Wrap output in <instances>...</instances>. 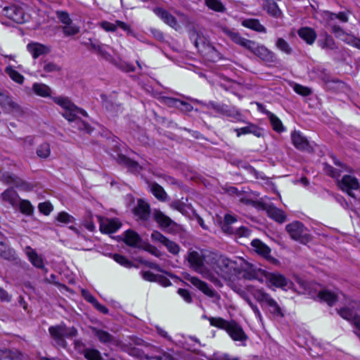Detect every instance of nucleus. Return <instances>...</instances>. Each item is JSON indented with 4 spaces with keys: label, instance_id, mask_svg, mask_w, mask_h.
Returning a JSON list of instances; mask_svg holds the SVG:
<instances>
[{
    "label": "nucleus",
    "instance_id": "9d476101",
    "mask_svg": "<svg viewBox=\"0 0 360 360\" xmlns=\"http://www.w3.org/2000/svg\"><path fill=\"white\" fill-rule=\"evenodd\" d=\"M221 31L226 35L233 43L245 48L247 50L252 49L254 41L243 37L240 34L233 29L222 26Z\"/></svg>",
    "mask_w": 360,
    "mask_h": 360
},
{
    "label": "nucleus",
    "instance_id": "ea45409f",
    "mask_svg": "<svg viewBox=\"0 0 360 360\" xmlns=\"http://www.w3.org/2000/svg\"><path fill=\"white\" fill-rule=\"evenodd\" d=\"M141 238L139 235L133 230H127L124 233V243L131 247H137Z\"/></svg>",
    "mask_w": 360,
    "mask_h": 360
},
{
    "label": "nucleus",
    "instance_id": "052dcab7",
    "mask_svg": "<svg viewBox=\"0 0 360 360\" xmlns=\"http://www.w3.org/2000/svg\"><path fill=\"white\" fill-rule=\"evenodd\" d=\"M18 203L20 205V209L22 213L27 215H30L32 214L34 209L30 201L22 200Z\"/></svg>",
    "mask_w": 360,
    "mask_h": 360
},
{
    "label": "nucleus",
    "instance_id": "a18cd8bd",
    "mask_svg": "<svg viewBox=\"0 0 360 360\" xmlns=\"http://www.w3.org/2000/svg\"><path fill=\"white\" fill-rule=\"evenodd\" d=\"M236 218L234 216L226 214L224 216V224H222L223 231L229 234L234 233L235 230L233 227L231 226V225L236 222Z\"/></svg>",
    "mask_w": 360,
    "mask_h": 360
},
{
    "label": "nucleus",
    "instance_id": "09e8293b",
    "mask_svg": "<svg viewBox=\"0 0 360 360\" xmlns=\"http://www.w3.org/2000/svg\"><path fill=\"white\" fill-rule=\"evenodd\" d=\"M318 44L322 49H324L333 50L337 48L334 39L328 34H325L323 39L319 40Z\"/></svg>",
    "mask_w": 360,
    "mask_h": 360
},
{
    "label": "nucleus",
    "instance_id": "a211bd4d",
    "mask_svg": "<svg viewBox=\"0 0 360 360\" xmlns=\"http://www.w3.org/2000/svg\"><path fill=\"white\" fill-rule=\"evenodd\" d=\"M291 140L293 146L300 150L312 152L313 147L307 139L300 131H294L291 133Z\"/></svg>",
    "mask_w": 360,
    "mask_h": 360
},
{
    "label": "nucleus",
    "instance_id": "603ef678",
    "mask_svg": "<svg viewBox=\"0 0 360 360\" xmlns=\"http://www.w3.org/2000/svg\"><path fill=\"white\" fill-rule=\"evenodd\" d=\"M266 307L274 316L281 318L284 316L281 307L274 299L271 301V304L267 305Z\"/></svg>",
    "mask_w": 360,
    "mask_h": 360
},
{
    "label": "nucleus",
    "instance_id": "20e7f679",
    "mask_svg": "<svg viewBox=\"0 0 360 360\" xmlns=\"http://www.w3.org/2000/svg\"><path fill=\"white\" fill-rule=\"evenodd\" d=\"M49 332L56 342L62 347L67 346L65 338H72L77 335V330L75 327H67L63 323L50 326Z\"/></svg>",
    "mask_w": 360,
    "mask_h": 360
},
{
    "label": "nucleus",
    "instance_id": "4468645a",
    "mask_svg": "<svg viewBox=\"0 0 360 360\" xmlns=\"http://www.w3.org/2000/svg\"><path fill=\"white\" fill-rule=\"evenodd\" d=\"M91 329L93 334L101 343L105 345H112L117 347H120L121 345L122 341L114 337L108 332L96 327H92Z\"/></svg>",
    "mask_w": 360,
    "mask_h": 360
},
{
    "label": "nucleus",
    "instance_id": "72a5a7b5",
    "mask_svg": "<svg viewBox=\"0 0 360 360\" xmlns=\"http://www.w3.org/2000/svg\"><path fill=\"white\" fill-rule=\"evenodd\" d=\"M154 220L159 224L160 227L162 229L168 228L175 223L162 212L160 210H155L153 213Z\"/></svg>",
    "mask_w": 360,
    "mask_h": 360
},
{
    "label": "nucleus",
    "instance_id": "aec40b11",
    "mask_svg": "<svg viewBox=\"0 0 360 360\" xmlns=\"http://www.w3.org/2000/svg\"><path fill=\"white\" fill-rule=\"evenodd\" d=\"M220 259L225 258V256L219 254L215 252H207V256L206 257V264L208 268L214 273L219 276L221 269H222V263H219L218 260Z\"/></svg>",
    "mask_w": 360,
    "mask_h": 360
},
{
    "label": "nucleus",
    "instance_id": "39448f33",
    "mask_svg": "<svg viewBox=\"0 0 360 360\" xmlns=\"http://www.w3.org/2000/svg\"><path fill=\"white\" fill-rule=\"evenodd\" d=\"M360 309V301L352 302L348 307L341 308L338 311L339 315L344 319L349 321L358 330L355 333L360 338V316L354 310Z\"/></svg>",
    "mask_w": 360,
    "mask_h": 360
},
{
    "label": "nucleus",
    "instance_id": "9b49d317",
    "mask_svg": "<svg viewBox=\"0 0 360 360\" xmlns=\"http://www.w3.org/2000/svg\"><path fill=\"white\" fill-rule=\"evenodd\" d=\"M248 51L266 63H275L277 62L276 55L273 51L269 50L265 46L257 44L255 41L252 49Z\"/></svg>",
    "mask_w": 360,
    "mask_h": 360
},
{
    "label": "nucleus",
    "instance_id": "37998d69",
    "mask_svg": "<svg viewBox=\"0 0 360 360\" xmlns=\"http://www.w3.org/2000/svg\"><path fill=\"white\" fill-rule=\"evenodd\" d=\"M152 349L153 352H159L160 354L151 353L150 355V360H174V357L172 354L165 352L160 347H153Z\"/></svg>",
    "mask_w": 360,
    "mask_h": 360
},
{
    "label": "nucleus",
    "instance_id": "7c9ffc66",
    "mask_svg": "<svg viewBox=\"0 0 360 360\" xmlns=\"http://www.w3.org/2000/svg\"><path fill=\"white\" fill-rule=\"evenodd\" d=\"M234 131L236 132L238 137L248 134H252L257 137H261L262 136V129L252 123H249L245 127L235 129Z\"/></svg>",
    "mask_w": 360,
    "mask_h": 360
},
{
    "label": "nucleus",
    "instance_id": "bb28decb",
    "mask_svg": "<svg viewBox=\"0 0 360 360\" xmlns=\"http://www.w3.org/2000/svg\"><path fill=\"white\" fill-rule=\"evenodd\" d=\"M27 49L34 59L49 53L51 51L49 47L37 42L28 44Z\"/></svg>",
    "mask_w": 360,
    "mask_h": 360
},
{
    "label": "nucleus",
    "instance_id": "412c9836",
    "mask_svg": "<svg viewBox=\"0 0 360 360\" xmlns=\"http://www.w3.org/2000/svg\"><path fill=\"white\" fill-rule=\"evenodd\" d=\"M133 213L138 219L147 221L150 215L149 204L142 199H139L137 204L133 208Z\"/></svg>",
    "mask_w": 360,
    "mask_h": 360
},
{
    "label": "nucleus",
    "instance_id": "7ed1b4c3",
    "mask_svg": "<svg viewBox=\"0 0 360 360\" xmlns=\"http://www.w3.org/2000/svg\"><path fill=\"white\" fill-rule=\"evenodd\" d=\"M209 321L211 326L225 330L234 341L245 342L248 338L241 326L235 321H228L222 318H209Z\"/></svg>",
    "mask_w": 360,
    "mask_h": 360
},
{
    "label": "nucleus",
    "instance_id": "e433bc0d",
    "mask_svg": "<svg viewBox=\"0 0 360 360\" xmlns=\"http://www.w3.org/2000/svg\"><path fill=\"white\" fill-rule=\"evenodd\" d=\"M241 25L247 28L252 30L260 33H266V29L262 25L259 20L254 18L245 19L242 21Z\"/></svg>",
    "mask_w": 360,
    "mask_h": 360
},
{
    "label": "nucleus",
    "instance_id": "393cba45",
    "mask_svg": "<svg viewBox=\"0 0 360 360\" xmlns=\"http://www.w3.org/2000/svg\"><path fill=\"white\" fill-rule=\"evenodd\" d=\"M154 13L160 18L166 24L169 25L170 27L177 29L179 27V25L177 23V20H176L175 17L173 16L170 13H169L167 11L157 7L153 9Z\"/></svg>",
    "mask_w": 360,
    "mask_h": 360
},
{
    "label": "nucleus",
    "instance_id": "3c124183",
    "mask_svg": "<svg viewBox=\"0 0 360 360\" xmlns=\"http://www.w3.org/2000/svg\"><path fill=\"white\" fill-rule=\"evenodd\" d=\"M276 46L278 49L287 55H290L292 53V49L290 47L288 42L283 38L280 37L277 39Z\"/></svg>",
    "mask_w": 360,
    "mask_h": 360
},
{
    "label": "nucleus",
    "instance_id": "f8f14e48",
    "mask_svg": "<svg viewBox=\"0 0 360 360\" xmlns=\"http://www.w3.org/2000/svg\"><path fill=\"white\" fill-rule=\"evenodd\" d=\"M151 239L154 242L160 243L165 245L167 250L174 255H178L180 251V247L177 243L170 240L169 238H167L158 231H154L151 233Z\"/></svg>",
    "mask_w": 360,
    "mask_h": 360
},
{
    "label": "nucleus",
    "instance_id": "c03bdc74",
    "mask_svg": "<svg viewBox=\"0 0 360 360\" xmlns=\"http://www.w3.org/2000/svg\"><path fill=\"white\" fill-rule=\"evenodd\" d=\"M265 112L269 116L271 124L274 131L280 133L285 130L281 121L276 115L268 110H266Z\"/></svg>",
    "mask_w": 360,
    "mask_h": 360
},
{
    "label": "nucleus",
    "instance_id": "e2e57ef3",
    "mask_svg": "<svg viewBox=\"0 0 360 360\" xmlns=\"http://www.w3.org/2000/svg\"><path fill=\"white\" fill-rule=\"evenodd\" d=\"M244 300L248 304V305L250 307L253 312L255 313L256 317L259 319V320L262 319V314L258 308V307L254 304L250 298L245 294L242 297Z\"/></svg>",
    "mask_w": 360,
    "mask_h": 360
},
{
    "label": "nucleus",
    "instance_id": "423d86ee",
    "mask_svg": "<svg viewBox=\"0 0 360 360\" xmlns=\"http://www.w3.org/2000/svg\"><path fill=\"white\" fill-rule=\"evenodd\" d=\"M285 230L294 240L300 241L302 243H307L311 240L308 229L299 221H294L287 224Z\"/></svg>",
    "mask_w": 360,
    "mask_h": 360
},
{
    "label": "nucleus",
    "instance_id": "864d4df0",
    "mask_svg": "<svg viewBox=\"0 0 360 360\" xmlns=\"http://www.w3.org/2000/svg\"><path fill=\"white\" fill-rule=\"evenodd\" d=\"M36 153L39 158L44 159L47 158L51 154V148L49 144L46 142L41 143L38 146Z\"/></svg>",
    "mask_w": 360,
    "mask_h": 360
},
{
    "label": "nucleus",
    "instance_id": "79ce46f5",
    "mask_svg": "<svg viewBox=\"0 0 360 360\" xmlns=\"http://www.w3.org/2000/svg\"><path fill=\"white\" fill-rule=\"evenodd\" d=\"M32 90L39 96L48 97L51 95V88L42 83H34L32 85Z\"/></svg>",
    "mask_w": 360,
    "mask_h": 360
},
{
    "label": "nucleus",
    "instance_id": "f257e3e1",
    "mask_svg": "<svg viewBox=\"0 0 360 360\" xmlns=\"http://www.w3.org/2000/svg\"><path fill=\"white\" fill-rule=\"evenodd\" d=\"M53 101L64 109L62 115L66 120L69 122H75L78 129L86 131L87 133L91 132V128L90 125L77 117L79 114L87 117L88 115L85 110L77 107L67 97H55L53 98Z\"/></svg>",
    "mask_w": 360,
    "mask_h": 360
},
{
    "label": "nucleus",
    "instance_id": "8fccbe9b",
    "mask_svg": "<svg viewBox=\"0 0 360 360\" xmlns=\"http://www.w3.org/2000/svg\"><path fill=\"white\" fill-rule=\"evenodd\" d=\"M83 354L87 360H104L100 352L96 349H84Z\"/></svg>",
    "mask_w": 360,
    "mask_h": 360
},
{
    "label": "nucleus",
    "instance_id": "dca6fc26",
    "mask_svg": "<svg viewBox=\"0 0 360 360\" xmlns=\"http://www.w3.org/2000/svg\"><path fill=\"white\" fill-rule=\"evenodd\" d=\"M2 14L19 24H22L25 21L23 10L15 5L4 7L2 10Z\"/></svg>",
    "mask_w": 360,
    "mask_h": 360
},
{
    "label": "nucleus",
    "instance_id": "4be33fe9",
    "mask_svg": "<svg viewBox=\"0 0 360 360\" xmlns=\"http://www.w3.org/2000/svg\"><path fill=\"white\" fill-rule=\"evenodd\" d=\"M263 209L266 210L269 217L279 224L284 223L287 219L285 212L273 205H264Z\"/></svg>",
    "mask_w": 360,
    "mask_h": 360
},
{
    "label": "nucleus",
    "instance_id": "b1692460",
    "mask_svg": "<svg viewBox=\"0 0 360 360\" xmlns=\"http://www.w3.org/2000/svg\"><path fill=\"white\" fill-rule=\"evenodd\" d=\"M117 162L120 165H122L126 167L131 173H139L143 169V166L140 165L136 161H134L124 155H118Z\"/></svg>",
    "mask_w": 360,
    "mask_h": 360
},
{
    "label": "nucleus",
    "instance_id": "a878e982",
    "mask_svg": "<svg viewBox=\"0 0 360 360\" xmlns=\"http://www.w3.org/2000/svg\"><path fill=\"white\" fill-rule=\"evenodd\" d=\"M0 256L6 259H15V252L11 248L6 242V238L0 233Z\"/></svg>",
    "mask_w": 360,
    "mask_h": 360
},
{
    "label": "nucleus",
    "instance_id": "49530a36",
    "mask_svg": "<svg viewBox=\"0 0 360 360\" xmlns=\"http://www.w3.org/2000/svg\"><path fill=\"white\" fill-rule=\"evenodd\" d=\"M5 72L10 77V78L18 84H22L24 82V77L11 66H8L5 68Z\"/></svg>",
    "mask_w": 360,
    "mask_h": 360
},
{
    "label": "nucleus",
    "instance_id": "13d9d810",
    "mask_svg": "<svg viewBox=\"0 0 360 360\" xmlns=\"http://www.w3.org/2000/svg\"><path fill=\"white\" fill-rule=\"evenodd\" d=\"M238 165L244 167L248 172L252 174L256 179H266V176L262 172L257 171L252 166L248 164H244L241 160L238 161Z\"/></svg>",
    "mask_w": 360,
    "mask_h": 360
},
{
    "label": "nucleus",
    "instance_id": "0eeeda50",
    "mask_svg": "<svg viewBox=\"0 0 360 360\" xmlns=\"http://www.w3.org/2000/svg\"><path fill=\"white\" fill-rule=\"evenodd\" d=\"M193 101L201 104L207 108H212L215 112L229 117L238 118L240 116V112L235 107L229 106L214 101H210L207 103H205L198 99H193Z\"/></svg>",
    "mask_w": 360,
    "mask_h": 360
},
{
    "label": "nucleus",
    "instance_id": "4d7b16f0",
    "mask_svg": "<svg viewBox=\"0 0 360 360\" xmlns=\"http://www.w3.org/2000/svg\"><path fill=\"white\" fill-rule=\"evenodd\" d=\"M108 46L103 44H101L98 50L96 51V54L98 55L102 58L105 59L107 61L112 62L113 57L107 51Z\"/></svg>",
    "mask_w": 360,
    "mask_h": 360
},
{
    "label": "nucleus",
    "instance_id": "f704fd0d",
    "mask_svg": "<svg viewBox=\"0 0 360 360\" xmlns=\"http://www.w3.org/2000/svg\"><path fill=\"white\" fill-rule=\"evenodd\" d=\"M1 198L3 201L9 203L12 206L17 205L19 202V196L17 192L12 188H9L4 191Z\"/></svg>",
    "mask_w": 360,
    "mask_h": 360
},
{
    "label": "nucleus",
    "instance_id": "5701e85b",
    "mask_svg": "<svg viewBox=\"0 0 360 360\" xmlns=\"http://www.w3.org/2000/svg\"><path fill=\"white\" fill-rule=\"evenodd\" d=\"M117 162L120 165H122L126 167L131 173H139L143 169V166L140 165L136 161H134L124 155H118Z\"/></svg>",
    "mask_w": 360,
    "mask_h": 360
},
{
    "label": "nucleus",
    "instance_id": "473e14b6",
    "mask_svg": "<svg viewBox=\"0 0 360 360\" xmlns=\"http://www.w3.org/2000/svg\"><path fill=\"white\" fill-rule=\"evenodd\" d=\"M266 278L271 285L277 288H283L288 285L287 279L283 275L278 273L269 274Z\"/></svg>",
    "mask_w": 360,
    "mask_h": 360
},
{
    "label": "nucleus",
    "instance_id": "c85d7f7f",
    "mask_svg": "<svg viewBox=\"0 0 360 360\" xmlns=\"http://www.w3.org/2000/svg\"><path fill=\"white\" fill-rule=\"evenodd\" d=\"M25 252L30 262L34 266L39 269H43L44 267L42 257L37 254L35 250L32 249L30 246H27L25 248Z\"/></svg>",
    "mask_w": 360,
    "mask_h": 360
},
{
    "label": "nucleus",
    "instance_id": "680f3d73",
    "mask_svg": "<svg viewBox=\"0 0 360 360\" xmlns=\"http://www.w3.org/2000/svg\"><path fill=\"white\" fill-rule=\"evenodd\" d=\"M63 33L65 36H72L77 34L79 32V28L72 24L65 25L63 27Z\"/></svg>",
    "mask_w": 360,
    "mask_h": 360
},
{
    "label": "nucleus",
    "instance_id": "f3484780",
    "mask_svg": "<svg viewBox=\"0 0 360 360\" xmlns=\"http://www.w3.org/2000/svg\"><path fill=\"white\" fill-rule=\"evenodd\" d=\"M247 290L261 304L262 307H266L274 300V298L262 288H256L252 285H248Z\"/></svg>",
    "mask_w": 360,
    "mask_h": 360
},
{
    "label": "nucleus",
    "instance_id": "5fc2aeb1",
    "mask_svg": "<svg viewBox=\"0 0 360 360\" xmlns=\"http://www.w3.org/2000/svg\"><path fill=\"white\" fill-rule=\"evenodd\" d=\"M82 224L90 231H94L95 230L96 226L93 221V214L90 211H86Z\"/></svg>",
    "mask_w": 360,
    "mask_h": 360
},
{
    "label": "nucleus",
    "instance_id": "ddd939ff",
    "mask_svg": "<svg viewBox=\"0 0 360 360\" xmlns=\"http://www.w3.org/2000/svg\"><path fill=\"white\" fill-rule=\"evenodd\" d=\"M100 224V231L104 233H112L116 232L121 226L122 223L117 218H103L96 216Z\"/></svg>",
    "mask_w": 360,
    "mask_h": 360
},
{
    "label": "nucleus",
    "instance_id": "6ab92c4d",
    "mask_svg": "<svg viewBox=\"0 0 360 360\" xmlns=\"http://www.w3.org/2000/svg\"><path fill=\"white\" fill-rule=\"evenodd\" d=\"M188 281L208 297H217L218 300L219 299L220 297L219 294L214 290L210 288L207 283L200 280L198 277L191 276L188 278Z\"/></svg>",
    "mask_w": 360,
    "mask_h": 360
},
{
    "label": "nucleus",
    "instance_id": "c756f323",
    "mask_svg": "<svg viewBox=\"0 0 360 360\" xmlns=\"http://www.w3.org/2000/svg\"><path fill=\"white\" fill-rule=\"evenodd\" d=\"M219 263H222V269L219 276L222 278H227L232 274L233 270H235L236 262L229 259L225 256V258L220 259L218 260Z\"/></svg>",
    "mask_w": 360,
    "mask_h": 360
},
{
    "label": "nucleus",
    "instance_id": "69168bd1",
    "mask_svg": "<svg viewBox=\"0 0 360 360\" xmlns=\"http://www.w3.org/2000/svg\"><path fill=\"white\" fill-rule=\"evenodd\" d=\"M293 90L298 94L307 96L311 94V89L307 86H302L299 84H295L293 86Z\"/></svg>",
    "mask_w": 360,
    "mask_h": 360
},
{
    "label": "nucleus",
    "instance_id": "de8ad7c7",
    "mask_svg": "<svg viewBox=\"0 0 360 360\" xmlns=\"http://www.w3.org/2000/svg\"><path fill=\"white\" fill-rule=\"evenodd\" d=\"M2 181L6 184H14L17 187H22L26 184L23 182L18 177L11 175L8 173L4 174L2 175Z\"/></svg>",
    "mask_w": 360,
    "mask_h": 360
},
{
    "label": "nucleus",
    "instance_id": "58836bf2",
    "mask_svg": "<svg viewBox=\"0 0 360 360\" xmlns=\"http://www.w3.org/2000/svg\"><path fill=\"white\" fill-rule=\"evenodd\" d=\"M150 191L154 196L160 201H166L167 199V194L164 188L156 182L149 184Z\"/></svg>",
    "mask_w": 360,
    "mask_h": 360
},
{
    "label": "nucleus",
    "instance_id": "0e129e2a",
    "mask_svg": "<svg viewBox=\"0 0 360 360\" xmlns=\"http://www.w3.org/2000/svg\"><path fill=\"white\" fill-rule=\"evenodd\" d=\"M56 15L57 18H58V20H60V22H62L63 24H64V25L72 24V20L70 18V15L68 13V12L64 11H57L56 12Z\"/></svg>",
    "mask_w": 360,
    "mask_h": 360
},
{
    "label": "nucleus",
    "instance_id": "2eb2a0df",
    "mask_svg": "<svg viewBox=\"0 0 360 360\" xmlns=\"http://www.w3.org/2000/svg\"><path fill=\"white\" fill-rule=\"evenodd\" d=\"M0 105L7 112L16 113L17 115L23 113L21 106L15 103L8 94L3 91H0Z\"/></svg>",
    "mask_w": 360,
    "mask_h": 360
},
{
    "label": "nucleus",
    "instance_id": "f03ea898",
    "mask_svg": "<svg viewBox=\"0 0 360 360\" xmlns=\"http://www.w3.org/2000/svg\"><path fill=\"white\" fill-rule=\"evenodd\" d=\"M207 252L202 254L195 250H189L186 257L189 266L196 273L202 275L204 278L209 280L215 285H219L220 281L206 264Z\"/></svg>",
    "mask_w": 360,
    "mask_h": 360
},
{
    "label": "nucleus",
    "instance_id": "c9c22d12",
    "mask_svg": "<svg viewBox=\"0 0 360 360\" xmlns=\"http://www.w3.org/2000/svg\"><path fill=\"white\" fill-rule=\"evenodd\" d=\"M251 245L257 253L266 259L270 257L271 249L261 240L255 239L252 241Z\"/></svg>",
    "mask_w": 360,
    "mask_h": 360
},
{
    "label": "nucleus",
    "instance_id": "4c0bfd02",
    "mask_svg": "<svg viewBox=\"0 0 360 360\" xmlns=\"http://www.w3.org/2000/svg\"><path fill=\"white\" fill-rule=\"evenodd\" d=\"M263 8L268 13V14L274 18H278L282 15V11L278 8L277 4L271 0H266L264 1Z\"/></svg>",
    "mask_w": 360,
    "mask_h": 360
},
{
    "label": "nucleus",
    "instance_id": "2f4dec72",
    "mask_svg": "<svg viewBox=\"0 0 360 360\" xmlns=\"http://www.w3.org/2000/svg\"><path fill=\"white\" fill-rule=\"evenodd\" d=\"M297 34L307 44H312L316 39V33L314 29L308 27H303L299 29Z\"/></svg>",
    "mask_w": 360,
    "mask_h": 360
},
{
    "label": "nucleus",
    "instance_id": "6e6d98bb",
    "mask_svg": "<svg viewBox=\"0 0 360 360\" xmlns=\"http://www.w3.org/2000/svg\"><path fill=\"white\" fill-rule=\"evenodd\" d=\"M206 6L217 12L224 13L226 11L225 6L219 0H207Z\"/></svg>",
    "mask_w": 360,
    "mask_h": 360
},
{
    "label": "nucleus",
    "instance_id": "a19ab883",
    "mask_svg": "<svg viewBox=\"0 0 360 360\" xmlns=\"http://www.w3.org/2000/svg\"><path fill=\"white\" fill-rule=\"evenodd\" d=\"M318 297L321 300L327 302L330 306H333L338 300L337 295L328 290H321L318 294Z\"/></svg>",
    "mask_w": 360,
    "mask_h": 360
},
{
    "label": "nucleus",
    "instance_id": "774afa93",
    "mask_svg": "<svg viewBox=\"0 0 360 360\" xmlns=\"http://www.w3.org/2000/svg\"><path fill=\"white\" fill-rule=\"evenodd\" d=\"M61 68L53 62H45L43 66V70L46 73L60 71Z\"/></svg>",
    "mask_w": 360,
    "mask_h": 360
},
{
    "label": "nucleus",
    "instance_id": "bf43d9fd",
    "mask_svg": "<svg viewBox=\"0 0 360 360\" xmlns=\"http://www.w3.org/2000/svg\"><path fill=\"white\" fill-rule=\"evenodd\" d=\"M113 259L115 262L121 264L122 266L127 267V268H131L134 266L133 262L129 260L126 257L119 255V254H114L113 255Z\"/></svg>",
    "mask_w": 360,
    "mask_h": 360
},
{
    "label": "nucleus",
    "instance_id": "cd10ccee",
    "mask_svg": "<svg viewBox=\"0 0 360 360\" xmlns=\"http://www.w3.org/2000/svg\"><path fill=\"white\" fill-rule=\"evenodd\" d=\"M122 351L128 353L130 356L136 357L140 359L150 360V355L145 354V352L136 347H131L125 343L121 342L119 347Z\"/></svg>",
    "mask_w": 360,
    "mask_h": 360
},
{
    "label": "nucleus",
    "instance_id": "6e6552de",
    "mask_svg": "<svg viewBox=\"0 0 360 360\" xmlns=\"http://www.w3.org/2000/svg\"><path fill=\"white\" fill-rule=\"evenodd\" d=\"M311 72L324 83L327 84L330 89H343L345 86L343 82L338 79H333L329 72L323 68L315 67Z\"/></svg>",
    "mask_w": 360,
    "mask_h": 360
},
{
    "label": "nucleus",
    "instance_id": "1a4fd4ad",
    "mask_svg": "<svg viewBox=\"0 0 360 360\" xmlns=\"http://www.w3.org/2000/svg\"><path fill=\"white\" fill-rule=\"evenodd\" d=\"M221 31L226 35L233 43L245 48L247 50L252 49L254 41L243 37L240 34L233 29L222 26Z\"/></svg>",
    "mask_w": 360,
    "mask_h": 360
},
{
    "label": "nucleus",
    "instance_id": "338daca9",
    "mask_svg": "<svg viewBox=\"0 0 360 360\" xmlns=\"http://www.w3.org/2000/svg\"><path fill=\"white\" fill-rule=\"evenodd\" d=\"M56 219L58 221L63 224H69L75 221V218L65 212H59L57 215Z\"/></svg>",
    "mask_w": 360,
    "mask_h": 360
}]
</instances>
